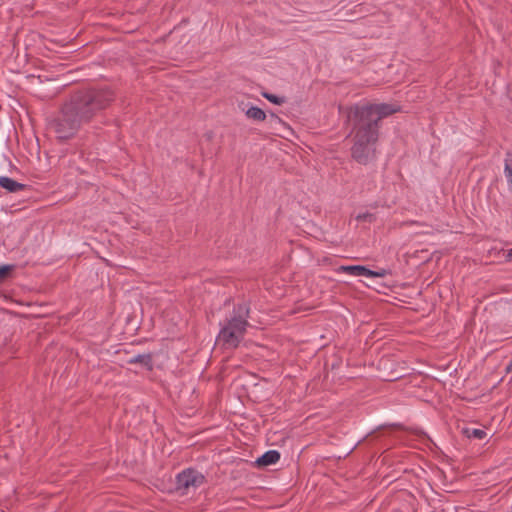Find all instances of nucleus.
<instances>
[{
	"label": "nucleus",
	"mask_w": 512,
	"mask_h": 512,
	"mask_svg": "<svg viewBox=\"0 0 512 512\" xmlns=\"http://www.w3.org/2000/svg\"><path fill=\"white\" fill-rule=\"evenodd\" d=\"M397 110L396 106L386 103L356 106L351 110L349 118L354 122L352 155L357 162L366 164L375 157L378 122Z\"/></svg>",
	"instance_id": "1"
},
{
	"label": "nucleus",
	"mask_w": 512,
	"mask_h": 512,
	"mask_svg": "<svg viewBox=\"0 0 512 512\" xmlns=\"http://www.w3.org/2000/svg\"><path fill=\"white\" fill-rule=\"evenodd\" d=\"M112 99V92L108 89L86 91L74 96L64 105L60 117L53 124L57 137L67 139L73 136L82 123L107 107Z\"/></svg>",
	"instance_id": "2"
},
{
	"label": "nucleus",
	"mask_w": 512,
	"mask_h": 512,
	"mask_svg": "<svg viewBox=\"0 0 512 512\" xmlns=\"http://www.w3.org/2000/svg\"><path fill=\"white\" fill-rule=\"evenodd\" d=\"M234 313L235 315L222 326L217 336V341L228 349L238 347L242 341L248 325L249 308L246 304H239L235 307Z\"/></svg>",
	"instance_id": "3"
},
{
	"label": "nucleus",
	"mask_w": 512,
	"mask_h": 512,
	"mask_svg": "<svg viewBox=\"0 0 512 512\" xmlns=\"http://www.w3.org/2000/svg\"><path fill=\"white\" fill-rule=\"evenodd\" d=\"M203 481L204 476L200 472L194 469H187L177 475V489L185 493L190 489L199 487Z\"/></svg>",
	"instance_id": "4"
},
{
	"label": "nucleus",
	"mask_w": 512,
	"mask_h": 512,
	"mask_svg": "<svg viewBox=\"0 0 512 512\" xmlns=\"http://www.w3.org/2000/svg\"><path fill=\"white\" fill-rule=\"evenodd\" d=\"M339 271L351 276H365L368 278H383L387 274L385 269L373 271L362 265L340 266Z\"/></svg>",
	"instance_id": "5"
},
{
	"label": "nucleus",
	"mask_w": 512,
	"mask_h": 512,
	"mask_svg": "<svg viewBox=\"0 0 512 512\" xmlns=\"http://www.w3.org/2000/svg\"><path fill=\"white\" fill-rule=\"evenodd\" d=\"M0 187L8 192H18L25 188V185L7 176H0Z\"/></svg>",
	"instance_id": "6"
},
{
	"label": "nucleus",
	"mask_w": 512,
	"mask_h": 512,
	"mask_svg": "<svg viewBox=\"0 0 512 512\" xmlns=\"http://www.w3.org/2000/svg\"><path fill=\"white\" fill-rule=\"evenodd\" d=\"M280 459V454L276 450H269L261 457L257 458L256 464L258 466H269L277 463Z\"/></svg>",
	"instance_id": "7"
},
{
	"label": "nucleus",
	"mask_w": 512,
	"mask_h": 512,
	"mask_svg": "<svg viewBox=\"0 0 512 512\" xmlns=\"http://www.w3.org/2000/svg\"><path fill=\"white\" fill-rule=\"evenodd\" d=\"M504 177L509 191L512 193V153H507L504 159Z\"/></svg>",
	"instance_id": "8"
},
{
	"label": "nucleus",
	"mask_w": 512,
	"mask_h": 512,
	"mask_svg": "<svg viewBox=\"0 0 512 512\" xmlns=\"http://www.w3.org/2000/svg\"><path fill=\"white\" fill-rule=\"evenodd\" d=\"M129 363L141 364L148 369H152V357L150 354H138L130 358Z\"/></svg>",
	"instance_id": "9"
},
{
	"label": "nucleus",
	"mask_w": 512,
	"mask_h": 512,
	"mask_svg": "<svg viewBox=\"0 0 512 512\" xmlns=\"http://www.w3.org/2000/svg\"><path fill=\"white\" fill-rule=\"evenodd\" d=\"M245 115L249 118V119H253V120H256V121H264L265 118H266V114L265 112L256 107V106H251L249 107L246 111H245Z\"/></svg>",
	"instance_id": "10"
},
{
	"label": "nucleus",
	"mask_w": 512,
	"mask_h": 512,
	"mask_svg": "<svg viewBox=\"0 0 512 512\" xmlns=\"http://www.w3.org/2000/svg\"><path fill=\"white\" fill-rule=\"evenodd\" d=\"M466 434L468 438L483 439L486 437V432L482 429H467Z\"/></svg>",
	"instance_id": "11"
},
{
	"label": "nucleus",
	"mask_w": 512,
	"mask_h": 512,
	"mask_svg": "<svg viewBox=\"0 0 512 512\" xmlns=\"http://www.w3.org/2000/svg\"><path fill=\"white\" fill-rule=\"evenodd\" d=\"M262 96L264 98H266L269 102L276 104V105H281L285 101V99L283 97H279L277 95L270 94L267 92L262 93Z\"/></svg>",
	"instance_id": "12"
},
{
	"label": "nucleus",
	"mask_w": 512,
	"mask_h": 512,
	"mask_svg": "<svg viewBox=\"0 0 512 512\" xmlns=\"http://www.w3.org/2000/svg\"><path fill=\"white\" fill-rule=\"evenodd\" d=\"M13 265H1L0 266V280L6 278L12 271Z\"/></svg>",
	"instance_id": "13"
},
{
	"label": "nucleus",
	"mask_w": 512,
	"mask_h": 512,
	"mask_svg": "<svg viewBox=\"0 0 512 512\" xmlns=\"http://www.w3.org/2000/svg\"><path fill=\"white\" fill-rule=\"evenodd\" d=\"M356 219L358 221H369V222H372L374 220V216L371 213L365 212V213L358 214Z\"/></svg>",
	"instance_id": "14"
},
{
	"label": "nucleus",
	"mask_w": 512,
	"mask_h": 512,
	"mask_svg": "<svg viewBox=\"0 0 512 512\" xmlns=\"http://www.w3.org/2000/svg\"><path fill=\"white\" fill-rule=\"evenodd\" d=\"M505 260L511 261L512 260V250H509L505 253Z\"/></svg>",
	"instance_id": "15"
},
{
	"label": "nucleus",
	"mask_w": 512,
	"mask_h": 512,
	"mask_svg": "<svg viewBox=\"0 0 512 512\" xmlns=\"http://www.w3.org/2000/svg\"><path fill=\"white\" fill-rule=\"evenodd\" d=\"M271 117H272L273 119H275V120L279 121V118H278L276 115L272 114V115H271Z\"/></svg>",
	"instance_id": "16"
}]
</instances>
